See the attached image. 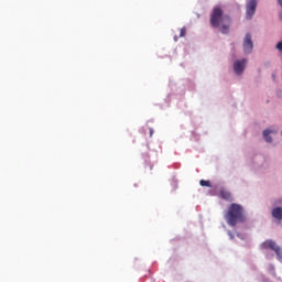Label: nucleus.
Listing matches in <instances>:
<instances>
[{
  "mask_svg": "<svg viewBox=\"0 0 282 282\" xmlns=\"http://www.w3.org/2000/svg\"><path fill=\"white\" fill-rule=\"evenodd\" d=\"M212 28H220L221 34H228L230 30V17L224 15V10L219 7H215L210 14Z\"/></svg>",
  "mask_w": 282,
  "mask_h": 282,
  "instance_id": "nucleus-1",
  "label": "nucleus"
},
{
  "mask_svg": "<svg viewBox=\"0 0 282 282\" xmlns=\"http://www.w3.org/2000/svg\"><path fill=\"white\" fill-rule=\"evenodd\" d=\"M225 219L228 226H237L238 224H243L246 221V215H243V207L239 204L232 203L227 213L225 214Z\"/></svg>",
  "mask_w": 282,
  "mask_h": 282,
  "instance_id": "nucleus-2",
  "label": "nucleus"
},
{
  "mask_svg": "<svg viewBox=\"0 0 282 282\" xmlns=\"http://www.w3.org/2000/svg\"><path fill=\"white\" fill-rule=\"evenodd\" d=\"M262 248L268 249L270 248V250H273V252H275L278 259H282V250L281 247H279L276 245V242H274V240H267L262 243Z\"/></svg>",
  "mask_w": 282,
  "mask_h": 282,
  "instance_id": "nucleus-3",
  "label": "nucleus"
},
{
  "mask_svg": "<svg viewBox=\"0 0 282 282\" xmlns=\"http://www.w3.org/2000/svg\"><path fill=\"white\" fill-rule=\"evenodd\" d=\"M254 47V43L252 42V35L247 33L243 40V52L245 54H250Z\"/></svg>",
  "mask_w": 282,
  "mask_h": 282,
  "instance_id": "nucleus-4",
  "label": "nucleus"
},
{
  "mask_svg": "<svg viewBox=\"0 0 282 282\" xmlns=\"http://www.w3.org/2000/svg\"><path fill=\"white\" fill-rule=\"evenodd\" d=\"M257 1L258 0H249L247 4L246 15L249 20L252 19V17H254V12H257Z\"/></svg>",
  "mask_w": 282,
  "mask_h": 282,
  "instance_id": "nucleus-5",
  "label": "nucleus"
},
{
  "mask_svg": "<svg viewBox=\"0 0 282 282\" xmlns=\"http://www.w3.org/2000/svg\"><path fill=\"white\" fill-rule=\"evenodd\" d=\"M246 59L242 61H236L234 63V70L236 72V74L241 75L243 74V69H246Z\"/></svg>",
  "mask_w": 282,
  "mask_h": 282,
  "instance_id": "nucleus-6",
  "label": "nucleus"
},
{
  "mask_svg": "<svg viewBox=\"0 0 282 282\" xmlns=\"http://www.w3.org/2000/svg\"><path fill=\"white\" fill-rule=\"evenodd\" d=\"M272 217L281 221L282 219V207H274L272 209Z\"/></svg>",
  "mask_w": 282,
  "mask_h": 282,
  "instance_id": "nucleus-7",
  "label": "nucleus"
},
{
  "mask_svg": "<svg viewBox=\"0 0 282 282\" xmlns=\"http://www.w3.org/2000/svg\"><path fill=\"white\" fill-rule=\"evenodd\" d=\"M220 197L226 202H232V194L226 189H220Z\"/></svg>",
  "mask_w": 282,
  "mask_h": 282,
  "instance_id": "nucleus-8",
  "label": "nucleus"
},
{
  "mask_svg": "<svg viewBox=\"0 0 282 282\" xmlns=\"http://www.w3.org/2000/svg\"><path fill=\"white\" fill-rule=\"evenodd\" d=\"M270 133H276V131L271 130V129H267L263 131V138L265 140V142H272V137H270Z\"/></svg>",
  "mask_w": 282,
  "mask_h": 282,
  "instance_id": "nucleus-9",
  "label": "nucleus"
},
{
  "mask_svg": "<svg viewBox=\"0 0 282 282\" xmlns=\"http://www.w3.org/2000/svg\"><path fill=\"white\" fill-rule=\"evenodd\" d=\"M199 184L200 186H207L208 188L213 187V185L210 184V181L200 180Z\"/></svg>",
  "mask_w": 282,
  "mask_h": 282,
  "instance_id": "nucleus-10",
  "label": "nucleus"
},
{
  "mask_svg": "<svg viewBox=\"0 0 282 282\" xmlns=\"http://www.w3.org/2000/svg\"><path fill=\"white\" fill-rule=\"evenodd\" d=\"M184 36H186V26H183L180 33V39H184Z\"/></svg>",
  "mask_w": 282,
  "mask_h": 282,
  "instance_id": "nucleus-11",
  "label": "nucleus"
},
{
  "mask_svg": "<svg viewBox=\"0 0 282 282\" xmlns=\"http://www.w3.org/2000/svg\"><path fill=\"white\" fill-rule=\"evenodd\" d=\"M276 50H279V52H282V42H279L276 44Z\"/></svg>",
  "mask_w": 282,
  "mask_h": 282,
  "instance_id": "nucleus-12",
  "label": "nucleus"
},
{
  "mask_svg": "<svg viewBox=\"0 0 282 282\" xmlns=\"http://www.w3.org/2000/svg\"><path fill=\"white\" fill-rule=\"evenodd\" d=\"M150 138H153V129L150 128Z\"/></svg>",
  "mask_w": 282,
  "mask_h": 282,
  "instance_id": "nucleus-13",
  "label": "nucleus"
},
{
  "mask_svg": "<svg viewBox=\"0 0 282 282\" xmlns=\"http://www.w3.org/2000/svg\"><path fill=\"white\" fill-rule=\"evenodd\" d=\"M178 39H180V37H178L177 35L174 36V41H175V42H177Z\"/></svg>",
  "mask_w": 282,
  "mask_h": 282,
  "instance_id": "nucleus-14",
  "label": "nucleus"
}]
</instances>
